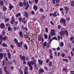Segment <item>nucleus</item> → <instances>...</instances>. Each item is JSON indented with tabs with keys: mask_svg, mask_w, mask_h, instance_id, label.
<instances>
[{
	"mask_svg": "<svg viewBox=\"0 0 74 74\" xmlns=\"http://www.w3.org/2000/svg\"><path fill=\"white\" fill-rule=\"evenodd\" d=\"M23 5L24 7H25L26 10H27L28 7L29 6V4L27 2L26 3L25 1L24 2Z\"/></svg>",
	"mask_w": 74,
	"mask_h": 74,
	"instance_id": "nucleus-1",
	"label": "nucleus"
},
{
	"mask_svg": "<svg viewBox=\"0 0 74 74\" xmlns=\"http://www.w3.org/2000/svg\"><path fill=\"white\" fill-rule=\"evenodd\" d=\"M55 34V30L53 29H52L51 30V32H50V35L51 37H52L54 36V35Z\"/></svg>",
	"mask_w": 74,
	"mask_h": 74,
	"instance_id": "nucleus-2",
	"label": "nucleus"
},
{
	"mask_svg": "<svg viewBox=\"0 0 74 74\" xmlns=\"http://www.w3.org/2000/svg\"><path fill=\"white\" fill-rule=\"evenodd\" d=\"M28 66H29L30 70H33V67H32V65L31 64V63H30L29 62H28Z\"/></svg>",
	"mask_w": 74,
	"mask_h": 74,
	"instance_id": "nucleus-3",
	"label": "nucleus"
},
{
	"mask_svg": "<svg viewBox=\"0 0 74 74\" xmlns=\"http://www.w3.org/2000/svg\"><path fill=\"white\" fill-rule=\"evenodd\" d=\"M25 70L24 71V74H28V72H27V70H28V69L27 68V67L25 66Z\"/></svg>",
	"mask_w": 74,
	"mask_h": 74,
	"instance_id": "nucleus-4",
	"label": "nucleus"
},
{
	"mask_svg": "<svg viewBox=\"0 0 74 74\" xmlns=\"http://www.w3.org/2000/svg\"><path fill=\"white\" fill-rule=\"evenodd\" d=\"M20 58L22 60H23V61L25 60V56H22V55H20Z\"/></svg>",
	"mask_w": 74,
	"mask_h": 74,
	"instance_id": "nucleus-5",
	"label": "nucleus"
},
{
	"mask_svg": "<svg viewBox=\"0 0 74 74\" xmlns=\"http://www.w3.org/2000/svg\"><path fill=\"white\" fill-rule=\"evenodd\" d=\"M60 35L61 36V37H62V36H63L64 35V32L63 31L60 32Z\"/></svg>",
	"mask_w": 74,
	"mask_h": 74,
	"instance_id": "nucleus-6",
	"label": "nucleus"
},
{
	"mask_svg": "<svg viewBox=\"0 0 74 74\" xmlns=\"http://www.w3.org/2000/svg\"><path fill=\"white\" fill-rule=\"evenodd\" d=\"M61 23L65 24L66 23V20L63 18H62L60 20Z\"/></svg>",
	"mask_w": 74,
	"mask_h": 74,
	"instance_id": "nucleus-7",
	"label": "nucleus"
},
{
	"mask_svg": "<svg viewBox=\"0 0 74 74\" xmlns=\"http://www.w3.org/2000/svg\"><path fill=\"white\" fill-rule=\"evenodd\" d=\"M0 27L1 29H3L5 27V25L3 23H1L0 24Z\"/></svg>",
	"mask_w": 74,
	"mask_h": 74,
	"instance_id": "nucleus-8",
	"label": "nucleus"
},
{
	"mask_svg": "<svg viewBox=\"0 0 74 74\" xmlns=\"http://www.w3.org/2000/svg\"><path fill=\"white\" fill-rule=\"evenodd\" d=\"M64 8L66 11V13L67 14V12L69 11V8L67 6H64Z\"/></svg>",
	"mask_w": 74,
	"mask_h": 74,
	"instance_id": "nucleus-9",
	"label": "nucleus"
},
{
	"mask_svg": "<svg viewBox=\"0 0 74 74\" xmlns=\"http://www.w3.org/2000/svg\"><path fill=\"white\" fill-rule=\"evenodd\" d=\"M14 8V6L13 5H12L11 4H9V8L10 11H11V9H12Z\"/></svg>",
	"mask_w": 74,
	"mask_h": 74,
	"instance_id": "nucleus-10",
	"label": "nucleus"
},
{
	"mask_svg": "<svg viewBox=\"0 0 74 74\" xmlns=\"http://www.w3.org/2000/svg\"><path fill=\"white\" fill-rule=\"evenodd\" d=\"M22 22L24 24H26L27 22V21L24 18L22 20Z\"/></svg>",
	"mask_w": 74,
	"mask_h": 74,
	"instance_id": "nucleus-11",
	"label": "nucleus"
},
{
	"mask_svg": "<svg viewBox=\"0 0 74 74\" xmlns=\"http://www.w3.org/2000/svg\"><path fill=\"white\" fill-rule=\"evenodd\" d=\"M38 62L40 65H41L42 64V61L41 60H38Z\"/></svg>",
	"mask_w": 74,
	"mask_h": 74,
	"instance_id": "nucleus-12",
	"label": "nucleus"
},
{
	"mask_svg": "<svg viewBox=\"0 0 74 74\" xmlns=\"http://www.w3.org/2000/svg\"><path fill=\"white\" fill-rule=\"evenodd\" d=\"M21 14L20 13H18L16 15V18H18V17L21 16Z\"/></svg>",
	"mask_w": 74,
	"mask_h": 74,
	"instance_id": "nucleus-13",
	"label": "nucleus"
},
{
	"mask_svg": "<svg viewBox=\"0 0 74 74\" xmlns=\"http://www.w3.org/2000/svg\"><path fill=\"white\" fill-rule=\"evenodd\" d=\"M8 58L9 59H11V53H10V52H8Z\"/></svg>",
	"mask_w": 74,
	"mask_h": 74,
	"instance_id": "nucleus-14",
	"label": "nucleus"
},
{
	"mask_svg": "<svg viewBox=\"0 0 74 74\" xmlns=\"http://www.w3.org/2000/svg\"><path fill=\"white\" fill-rule=\"evenodd\" d=\"M3 58V53H0V59H2Z\"/></svg>",
	"mask_w": 74,
	"mask_h": 74,
	"instance_id": "nucleus-15",
	"label": "nucleus"
},
{
	"mask_svg": "<svg viewBox=\"0 0 74 74\" xmlns=\"http://www.w3.org/2000/svg\"><path fill=\"white\" fill-rule=\"evenodd\" d=\"M33 8L35 11H37V6L36 5H34L33 6Z\"/></svg>",
	"mask_w": 74,
	"mask_h": 74,
	"instance_id": "nucleus-16",
	"label": "nucleus"
},
{
	"mask_svg": "<svg viewBox=\"0 0 74 74\" xmlns=\"http://www.w3.org/2000/svg\"><path fill=\"white\" fill-rule=\"evenodd\" d=\"M39 72L41 73H44V69H40L39 70Z\"/></svg>",
	"mask_w": 74,
	"mask_h": 74,
	"instance_id": "nucleus-17",
	"label": "nucleus"
},
{
	"mask_svg": "<svg viewBox=\"0 0 74 74\" xmlns=\"http://www.w3.org/2000/svg\"><path fill=\"white\" fill-rule=\"evenodd\" d=\"M74 40V38L73 37L70 38V40H71V41H72V43H73L74 44V40Z\"/></svg>",
	"mask_w": 74,
	"mask_h": 74,
	"instance_id": "nucleus-18",
	"label": "nucleus"
},
{
	"mask_svg": "<svg viewBox=\"0 0 74 74\" xmlns=\"http://www.w3.org/2000/svg\"><path fill=\"white\" fill-rule=\"evenodd\" d=\"M53 17H56V16H57V15H56V12L55 11L54 12L53 14Z\"/></svg>",
	"mask_w": 74,
	"mask_h": 74,
	"instance_id": "nucleus-19",
	"label": "nucleus"
},
{
	"mask_svg": "<svg viewBox=\"0 0 74 74\" xmlns=\"http://www.w3.org/2000/svg\"><path fill=\"white\" fill-rule=\"evenodd\" d=\"M23 44V42H21L20 43H18V46L20 47H21V46L22 45V44Z\"/></svg>",
	"mask_w": 74,
	"mask_h": 74,
	"instance_id": "nucleus-20",
	"label": "nucleus"
},
{
	"mask_svg": "<svg viewBox=\"0 0 74 74\" xmlns=\"http://www.w3.org/2000/svg\"><path fill=\"white\" fill-rule=\"evenodd\" d=\"M19 34L20 37H23V34H22V32H20Z\"/></svg>",
	"mask_w": 74,
	"mask_h": 74,
	"instance_id": "nucleus-21",
	"label": "nucleus"
},
{
	"mask_svg": "<svg viewBox=\"0 0 74 74\" xmlns=\"http://www.w3.org/2000/svg\"><path fill=\"white\" fill-rule=\"evenodd\" d=\"M23 5V4L22 2H20L19 3V5L20 7H22Z\"/></svg>",
	"mask_w": 74,
	"mask_h": 74,
	"instance_id": "nucleus-22",
	"label": "nucleus"
},
{
	"mask_svg": "<svg viewBox=\"0 0 74 74\" xmlns=\"http://www.w3.org/2000/svg\"><path fill=\"white\" fill-rule=\"evenodd\" d=\"M3 9L4 11H6V10H7V8H6V7H5V6H3Z\"/></svg>",
	"mask_w": 74,
	"mask_h": 74,
	"instance_id": "nucleus-23",
	"label": "nucleus"
},
{
	"mask_svg": "<svg viewBox=\"0 0 74 74\" xmlns=\"http://www.w3.org/2000/svg\"><path fill=\"white\" fill-rule=\"evenodd\" d=\"M24 14L25 16L27 17H27H28V14H27V12H25L24 13Z\"/></svg>",
	"mask_w": 74,
	"mask_h": 74,
	"instance_id": "nucleus-24",
	"label": "nucleus"
},
{
	"mask_svg": "<svg viewBox=\"0 0 74 74\" xmlns=\"http://www.w3.org/2000/svg\"><path fill=\"white\" fill-rule=\"evenodd\" d=\"M14 41L16 44H18V40H17L16 38L14 39Z\"/></svg>",
	"mask_w": 74,
	"mask_h": 74,
	"instance_id": "nucleus-25",
	"label": "nucleus"
},
{
	"mask_svg": "<svg viewBox=\"0 0 74 74\" xmlns=\"http://www.w3.org/2000/svg\"><path fill=\"white\" fill-rule=\"evenodd\" d=\"M3 18V14L1 13L0 14V19H3V18Z\"/></svg>",
	"mask_w": 74,
	"mask_h": 74,
	"instance_id": "nucleus-26",
	"label": "nucleus"
},
{
	"mask_svg": "<svg viewBox=\"0 0 74 74\" xmlns=\"http://www.w3.org/2000/svg\"><path fill=\"white\" fill-rule=\"evenodd\" d=\"M65 33L66 35V36H69V34H68V32L66 30H65Z\"/></svg>",
	"mask_w": 74,
	"mask_h": 74,
	"instance_id": "nucleus-27",
	"label": "nucleus"
},
{
	"mask_svg": "<svg viewBox=\"0 0 74 74\" xmlns=\"http://www.w3.org/2000/svg\"><path fill=\"white\" fill-rule=\"evenodd\" d=\"M7 66H4V70L5 71H7Z\"/></svg>",
	"mask_w": 74,
	"mask_h": 74,
	"instance_id": "nucleus-28",
	"label": "nucleus"
},
{
	"mask_svg": "<svg viewBox=\"0 0 74 74\" xmlns=\"http://www.w3.org/2000/svg\"><path fill=\"white\" fill-rule=\"evenodd\" d=\"M2 46H3V47H7V45L5 44L4 43H3L2 44Z\"/></svg>",
	"mask_w": 74,
	"mask_h": 74,
	"instance_id": "nucleus-29",
	"label": "nucleus"
},
{
	"mask_svg": "<svg viewBox=\"0 0 74 74\" xmlns=\"http://www.w3.org/2000/svg\"><path fill=\"white\" fill-rule=\"evenodd\" d=\"M49 65L50 67H51V66H52V63L51 62H50L49 63Z\"/></svg>",
	"mask_w": 74,
	"mask_h": 74,
	"instance_id": "nucleus-30",
	"label": "nucleus"
},
{
	"mask_svg": "<svg viewBox=\"0 0 74 74\" xmlns=\"http://www.w3.org/2000/svg\"><path fill=\"white\" fill-rule=\"evenodd\" d=\"M19 18V22H21V21H22V17H20Z\"/></svg>",
	"mask_w": 74,
	"mask_h": 74,
	"instance_id": "nucleus-31",
	"label": "nucleus"
},
{
	"mask_svg": "<svg viewBox=\"0 0 74 74\" xmlns=\"http://www.w3.org/2000/svg\"><path fill=\"white\" fill-rule=\"evenodd\" d=\"M63 71L65 72H66V71H67V69L66 68H64L63 69Z\"/></svg>",
	"mask_w": 74,
	"mask_h": 74,
	"instance_id": "nucleus-32",
	"label": "nucleus"
},
{
	"mask_svg": "<svg viewBox=\"0 0 74 74\" xmlns=\"http://www.w3.org/2000/svg\"><path fill=\"white\" fill-rule=\"evenodd\" d=\"M47 42H45L44 43V44L43 45V46L44 47H46L47 46Z\"/></svg>",
	"mask_w": 74,
	"mask_h": 74,
	"instance_id": "nucleus-33",
	"label": "nucleus"
},
{
	"mask_svg": "<svg viewBox=\"0 0 74 74\" xmlns=\"http://www.w3.org/2000/svg\"><path fill=\"white\" fill-rule=\"evenodd\" d=\"M43 38H42L38 37V40H39V41H41V40H42Z\"/></svg>",
	"mask_w": 74,
	"mask_h": 74,
	"instance_id": "nucleus-34",
	"label": "nucleus"
},
{
	"mask_svg": "<svg viewBox=\"0 0 74 74\" xmlns=\"http://www.w3.org/2000/svg\"><path fill=\"white\" fill-rule=\"evenodd\" d=\"M52 53H50V58H51V59H53V56H52Z\"/></svg>",
	"mask_w": 74,
	"mask_h": 74,
	"instance_id": "nucleus-35",
	"label": "nucleus"
},
{
	"mask_svg": "<svg viewBox=\"0 0 74 74\" xmlns=\"http://www.w3.org/2000/svg\"><path fill=\"white\" fill-rule=\"evenodd\" d=\"M11 19L12 20H13V21H15V17L14 16H12L11 17Z\"/></svg>",
	"mask_w": 74,
	"mask_h": 74,
	"instance_id": "nucleus-36",
	"label": "nucleus"
},
{
	"mask_svg": "<svg viewBox=\"0 0 74 74\" xmlns=\"http://www.w3.org/2000/svg\"><path fill=\"white\" fill-rule=\"evenodd\" d=\"M71 5L72 6H74V1H72L71 3Z\"/></svg>",
	"mask_w": 74,
	"mask_h": 74,
	"instance_id": "nucleus-37",
	"label": "nucleus"
},
{
	"mask_svg": "<svg viewBox=\"0 0 74 74\" xmlns=\"http://www.w3.org/2000/svg\"><path fill=\"white\" fill-rule=\"evenodd\" d=\"M24 47L26 49H28L27 48V46L26 44L24 45Z\"/></svg>",
	"mask_w": 74,
	"mask_h": 74,
	"instance_id": "nucleus-38",
	"label": "nucleus"
},
{
	"mask_svg": "<svg viewBox=\"0 0 74 74\" xmlns=\"http://www.w3.org/2000/svg\"><path fill=\"white\" fill-rule=\"evenodd\" d=\"M32 59L35 62V63H36V60L34 59V57H32Z\"/></svg>",
	"mask_w": 74,
	"mask_h": 74,
	"instance_id": "nucleus-39",
	"label": "nucleus"
},
{
	"mask_svg": "<svg viewBox=\"0 0 74 74\" xmlns=\"http://www.w3.org/2000/svg\"><path fill=\"white\" fill-rule=\"evenodd\" d=\"M60 45L61 47H63L64 46V45L63 44V42H61L60 43Z\"/></svg>",
	"mask_w": 74,
	"mask_h": 74,
	"instance_id": "nucleus-40",
	"label": "nucleus"
},
{
	"mask_svg": "<svg viewBox=\"0 0 74 74\" xmlns=\"http://www.w3.org/2000/svg\"><path fill=\"white\" fill-rule=\"evenodd\" d=\"M8 30L9 31H11V27H9L8 28Z\"/></svg>",
	"mask_w": 74,
	"mask_h": 74,
	"instance_id": "nucleus-41",
	"label": "nucleus"
},
{
	"mask_svg": "<svg viewBox=\"0 0 74 74\" xmlns=\"http://www.w3.org/2000/svg\"><path fill=\"white\" fill-rule=\"evenodd\" d=\"M3 35H0V37H3V36H4V34H5V33H4V32H3Z\"/></svg>",
	"mask_w": 74,
	"mask_h": 74,
	"instance_id": "nucleus-42",
	"label": "nucleus"
},
{
	"mask_svg": "<svg viewBox=\"0 0 74 74\" xmlns=\"http://www.w3.org/2000/svg\"><path fill=\"white\" fill-rule=\"evenodd\" d=\"M15 22V20H12L11 21V23L12 24H13L14 22Z\"/></svg>",
	"mask_w": 74,
	"mask_h": 74,
	"instance_id": "nucleus-43",
	"label": "nucleus"
},
{
	"mask_svg": "<svg viewBox=\"0 0 74 74\" xmlns=\"http://www.w3.org/2000/svg\"><path fill=\"white\" fill-rule=\"evenodd\" d=\"M45 31L47 32V33H48V28H46L45 29Z\"/></svg>",
	"mask_w": 74,
	"mask_h": 74,
	"instance_id": "nucleus-44",
	"label": "nucleus"
},
{
	"mask_svg": "<svg viewBox=\"0 0 74 74\" xmlns=\"http://www.w3.org/2000/svg\"><path fill=\"white\" fill-rule=\"evenodd\" d=\"M49 62V59H47L46 60V62L47 63H48V62Z\"/></svg>",
	"mask_w": 74,
	"mask_h": 74,
	"instance_id": "nucleus-45",
	"label": "nucleus"
},
{
	"mask_svg": "<svg viewBox=\"0 0 74 74\" xmlns=\"http://www.w3.org/2000/svg\"><path fill=\"white\" fill-rule=\"evenodd\" d=\"M1 38H2L3 40H6V39L7 38L5 37H3V38H1Z\"/></svg>",
	"mask_w": 74,
	"mask_h": 74,
	"instance_id": "nucleus-46",
	"label": "nucleus"
},
{
	"mask_svg": "<svg viewBox=\"0 0 74 74\" xmlns=\"http://www.w3.org/2000/svg\"><path fill=\"white\" fill-rule=\"evenodd\" d=\"M34 67L35 68V69H36L37 70H38V68H37V66L36 65V64H35L34 65Z\"/></svg>",
	"mask_w": 74,
	"mask_h": 74,
	"instance_id": "nucleus-47",
	"label": "nucleus"
},
{
	"mask_svg": "<svg viewBox=\"0 0 74 74\" xmlns=\"http://www.w3.org/2000/svg\"><path fill=\"white\" fill-rule=\"evenodd\" d=\"M60 11H62L64 10V9L62 8H60Z\"/></svg>",
	"mask_w": 74,
	"mask_h": 74,
	"instance_id": "nucleus-48",
	"label": "nucleus"
},
{
	"mask_svg": "<svg viewBox=\"0 0 74 74\" xmlns=\"http://www.w3.org/2000/svg\"><path fill=\"white\" fill-rule=\"evenodd\" d=\"M8 21H9V19L8 18H7L5 20V22H8Z\"/></svg>",
	"mask_w": 74,
	"mask_h": 74,
	"instance_id": "nucleus-49",
	"label": "nucleus"
},
{
	"mask_svg": "<svg viewBox=\"0 0 74 74\" xmlns=\"http://www.w3.org/2000/svg\"><path fill=\"white\" fill-rule=\"evenodd\" d=\"M40 11L41 12H43V9L42 8H41L40 9Z\"/></svg>",
	"mask_w": 74,
	"mask_h": 74,
	"instance_id": "nucleus-50",
	"label": "nucleus"
},
{
	"mask_svg": "<svg viewBox=\"0 0 74 74\" xmlns=\"http://www.w3.org/2000/svg\"><path fill=\"white\" fill-rule=\"evenodd\" d=\"M50 23L51 25H53V26H54L55 25L53 24V22H52V21H51Z\"/></svg>",
	"mask_w": 74,
	"mask_h": 74,
	"instance_id": "nucleus-51",
	"label": "nucleus"
},
{
	"mask_svg": "<svg viewBox=\"0 0 74 74\" xmlns=\"http://www.w3.org/2000/svg\"><path fill=\"white\" fill-rule=\"evenodd\" d=\"M30 62L32 64V65H33L34 64V62H33V61H30Z\"/></svg>",
	"mask_w": 74,
	"mask_h": 74,
	"instance_id": "nucleus-52",
	"label": "nucleus"
},
{
	"mask_svg": "<svg viewBox=\"0 0 74 74\" xmlns=\"http://www.w3.org/2000/svg\"><path fill=\"white\" fill-rule=\"evenodd\" d=\"M14 31H16V30H17V29H16V27H14Z\"/></svg>",
	"mask_w": 74,
	"mask_h": 74,
	"instance_id": "nucleus-53",
	"label": "nucleus"
},
{
	"mask_svg": "<svg viewBox=\"0 0 74 74\" xmlns=\"http://www.w3.org/2000/svg\"><path fill=\"white\" fill-rule=\"evenodd\" d=\"M2 73V69L0 68V73L1 74Z\"/></svg>",
	"mask_w": 74,
	"mask_h": 74,
	"instance_id": "nucleus-54",
	"label": "nucleus"
},
{
	"mask_svg": "<svg viewBox=\"0 0 74 74\" xmlns=\"http://www.w3.org/2000/svg\"><path fill=\"white\" fill-rule=\"evenodd\" d=\"M69 48H71V43H69Z\"/></svg>",
	"mask_w": 74,
	"mask_h": 74,
	"instance_id": "nucleus-55",
	"label": "nucleus"
},
{
	"mask_svg": "<svg viewBox=\"0 0 74 74\" xmlns=\"http://www.w3.org/2000/svg\"><path fill=\"white\" fill-rule=\"evenodd\" d=\"M45 16H44V15H42V19H45Z\"/></svg>",
	"mask_w": 74,
	"mask_h": 74,
	"instance_id": "nucleus-56",
	"label": "nucleus"
},
{
	"mask_svg": "<svg viewBox=\"0 0 74 74\" xmlns=\"http://www.w3.org/2000/svg\"><path fill=\"white\" fill-rule=\"evenodd\" d=\"M59 5V3L56 4L55 5V7H57V6H58Z\"/></svg>",
	"mask_w": 74,
	"mask_h": 74,
	"instance_id": "nucleus-57",
	"label": "nucleus"
},
{
	"mask_svg": "<svg viewBox=\"0 0 74 74\" xmlns=\"http://www.w3.org/2000/svg\"><path fill=\"white\" fill-rule=\"evenodd\" d=\"M53 4H55V0H53Z\"/></svg>",
	"mask_w": 74,
	"mask_h": 74,
	"instance_id": "nucleus-58",
	"label": "nucleus"
},
{
	"mask_svg": "<svg viewBox=\"0 0 74 74\" xmlns=\"http://www.w3.org/2000/svg\"><path fill=\"white\" fill-rule=\"evenodd\" d=\"M53 40H58V39H57V38L56 37L53 38Z\"/></svg>",
	"mask_w": 74,
	"mask_h": 74,
	"instance_id": "nucleus-59",
	"label": "nucleus"
},
{
	"mask_svg": "<svg viewBox=\"0 0 74 74\" xmlns=\"http://www.w3.org/2000/svg\"><path fill=\"white\" fill-rule=\"evenodd\" d=\"M61 56L62 57H64V56H65V54L63 53H62L61 55Z\"/></svg>",
	"mask_w": 74,
	"mask_h": 74,
	"instance_id": "nucleus-60",
	"label": "nucleus"
},
{
	"mask_svg": "<svg viewBox=\"0 0 74 74\" xmlns=\"http://www.w3.org/2000/svg\"><path fill=\"white\" fill-rule=\"evenodd\" d=\"M56 3H59L60 2V0H56Z\"/></svg>",
	"mask_w": 74,
	"mask_h": 74,
	"instance_id": "nucleus-61",
	"label": "nucleus"
},
{
	"mask_svg": "<svg viewBox=\"0 0 74 74\" xmlns=\"http://www.w3.org/2000/svg\"><path fill=\"white\" fill-rule=\"evenodd\" d=\"M44 36L45 37H48V36L46 34H45Z\"/></svg>",
	"mask_w": 74,
	"mask_h": 74,
	"instance_id": "nucleus-62",
	"label": "nucleus"
},
{
	"mask_svg": "<svg viewBox=\"0 0 74 74\" xmlns=\"http://www.w3.org/2000/svg\"><path fill=\"white\" fill-rule=\"evenodd\" d=\"M31 13L33 15L34 14V11H32L31 12Z\"/></svg>",
	"mask_w": 74,
	"mask_h": 74,
	"instance_id": "nucleus-63",
	"label": "nucleus"
},
{
	"mask_svg": "<svg viewBox=\"0 0 74 74\" xmlns=\"http://www.w3.org/2000/svg\"><path fill=\"white\" fill-rule=\"evenodd\" d=\"M39 37H42V35L40 34L38 36Z\"/></svg>",
	"mask_w": 74,
	"mask_h": 74,
	"instance_id": "nucleus-64",
	"label": "nucleus"
}]
</instances>
